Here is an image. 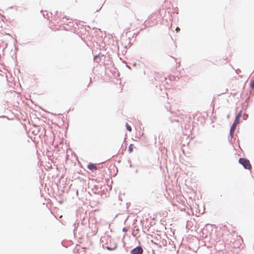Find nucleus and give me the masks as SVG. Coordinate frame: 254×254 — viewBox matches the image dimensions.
<instances>
[{"mask_svg":"<svg viewBox=\"0 0 254 254\" xmlns=\"http://www.w3.org/2000/svg\"><path fill=\"white\" fill-rule=\"evenodd\" d=\"M133 147H134V145L132 144H130L129 147H128V152L129 153H131L132 152L133 150Z\"/></svg>","mask_w":254,"mask_h":254,"instance_id":"obj_6","label":"nucleus"},{"mask_svg":"<svg viewBox=\"0 0 254 254\" xmlns=\"http://www.w3.org/2000/svg\"><path fill=\"white\" fill-rule=\"evenodd\" d=\"M176 30L177 32H179L180 30V29L179 27H177L176 29Z\"/></svg>","mask_w":254,"mask_h":254,"instance_id":"obj_10","label":"nucleus"},{"mask_svg":"<svg viewBox=\"0 0 254 254\" xmlns=\"http://www.w3.org/2000/svg\"><path fill=\"white\" fill-rule=\"evenodd\" d=\"M241 117V112H240L236 117L234 124L237 125L239 124V121Z\"/></svg>","mask_w":254,"mask_h":254,"instance_id":"obj_4","label":"nucleus"},{"mask_svg":"<svg viewBox=\"0 0 254 254\" xmlns=\"http://www.w3.org/2000/svg\"><path fill=\"white\" fill-rule=\"evenodd\" d=\"M143 250L140 247H137L131 251L132 254H142Z\"/></svg>","mask_w":254,"mask_h":254,"instance_id":"obj_2","label":"nucleus"},{"mask_svg":"<svg viewBox=\"0 0 254 254\" xmlns=\"http://www.w3.org/2000/svg\"><path fill=\"white\" fill-rule=\"evenodd\" d=\"M236 125H235V124H233L232 126H231V129H230V135L232 137L233 136V134H234V132L236 129Z\"/></svg>","mask_w":254,"mask_h":254,"instance_id":"obj_5","label":"nucleus"},{"mask_svg":"<svg viewBox=\"0 0 254 254\" xmlns=\"http://www.w3.org/2000/svg\"><path fill=\"white\" fill-rule=\"evenodd\" d=\"M239 162L241 164H242L244 166V167L246 169L250 170L252 168V166L250 163L249 160L246 158H240Z\"/></svg>","mask_w":254,"mask_h":254,"instance_id":"obj_1","label":"nucleus"},{"mask_svg":"<svg viewBox=\"0 0 254 254\" xmlns=\"http://www.w3.org/2000/svg\"><path fill=\"white\" fill-rule=\"evenodd\" d=\"M126 127L127 130H128L129 132L131 131V127L127 123L126 124Z\"/></svg>","mask_w":254,"mask_h":254,"instance_id":"obj_7","label":"nucleus"},{"mask_svg":"<svg viewBox=\"0 0 254 254\" xmlns=\"http://www.w3.org/2000/svg\"><path fill=\"white\" fill-rule=\"evenodd\" d=\"M61 18H62V21H64V19H65V20H68L69 18H67V16H63V17H62V16H61Z\"/></svg>","mask_w":254,"mask_h":254,"instance_id":"obj_9","label":"nucleus"},{"mask_svg":"<svg viewBox=\"0 0 254 254\" xmlns=\"http://www.w3.org/2000/svg\"><path fill=\"white\" fill-rule=\"evenodd\" d=\"M250 87L252 89L254 88V79L251 81L250 83Z\"/></svg>","mask_w":254,"mask_h":254,"instance_id":"obj_8","label":"nucleus"},{"mask_svg":"<svg viewBox=\"0 0 254 254\" xmlns=\"http://www.w3.org/2000/svg\"><path fill=\"white\" fill-rule=\"evenodd\" d=\"M87 168L92 171H96L97 170V167H96V166L92 163L89 164L88 165Z\"/></svg>","mask_w":254,"mask_h":254,"instance_id":"obj_3","label":"nucleus"}]
</instances>
